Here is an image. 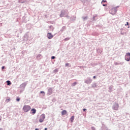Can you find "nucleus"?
<instances>
[{
	"label": "nucleus",
	"instance_id": "obj_1",
	"mask_svg": "<svg viewBox=\"0 0 130 130\" xmlns=\"http://www.w3.org/2000/svg\"><path fill=\"white\" fill-rule=\"evenodd\" d=\"M24 112H28L31 110V107L29 105H24L22 108Z\"/></svg>",
	"mask_w": 130,
	"mask_h": 130
},
{
	"label": "nucleus",
	"instance_id": "obj_2",
	"mask_svg": "<svg viewBox=\"0 0 130 130\" xmlns=\"http://www.w3.org/2000/svg\"><path fill=\"white\" fill-rule=\"evenodd\" d=\"M125 59L127 61H129L130 60V53H127L125 56Z\"/></svg>",
	"mask_w": 130,
	"mask_h": 130
},
{
	"label": "nucleus",
	"instance_id": "obj_3",
	"mask_svg": "<svg viewBox=\"0 0 130 130\" xmlns=\"http://www.w3.org/2000/svg\"><path fill=\"white\" fill-rule=\"evenodd\" d=\"M45 118V115L42 114L40 116V119L39 120L40 122H43V120H44Z\"/></svg>",
	"mask_w": 130,
	"mask_h": 130
},
{
	"label": "nucleus",
	"instance_id": "obj_4",
	"mask_svg": "<svg viewBox=\"0 0 130 130\" xmlns=\"http://www.w3.org/2000/svg\"><path fill=\"white\" fill-rule=\"evenodd\" d=\"M110 13L112 15H115L116 14V9L115 8H113L110 10Z\"/></svg>",
	"mask_w": 130,
	"mask_h": 130
},
{
	"label": "nucleus",
	"instance_id": "obj_5",
	"mask_svg": "<svg viewBox=\"0 0 130 130\" xmlns=\"http://www.w3.org/2000/svg\"><path fill=\"white\" fill-rule=\"evenodd\" d=\"M47 38L48 39H52L53 38V36L51 34V33L49 32L47 34Z\"/></svg>",
	"mask_w": 130,
	"mask_h": 130
},
{
	"label": "nucleus",
	"instance_id": "obj_6",
	"mask_svg": "<svg viewBox=\"0 0 130 130\" xmlns=\"http://www.w3.org/2000/svg\"><path fill=\"white\" fill-rule=\"evenodd\" d=\"M91 82H92V80L91 79H88L87 80H86L85 81V83H86V84H91Z\"/></svg>",
	"mask_w": 130,
	"mask_h": 130
},
{
	"label": "nucleus",
	"instance_id": "obj_7",
	"mask_svg": "<svg viewBox=\"0 0 130 130\" xmlns=\"http://www.w3.org/2000/svg\"><path fill=\"white\" fill-rule=\"evenodd\" d=\"M31 114L34 115L35 113H36V109H32L31 110Z\"/></svg>",
	"mask_w": 130,
	"mask_h": 130
},
{
	"label": "nucleus",
	"instance_id": "obj_8",
	"mask_svg": "<svg viewBox=\"0 0 130 130\" xmlns=\"http://www.w3.org/2000/svg\"><path fill=\"white\" fill-rule=\"evenodd\" d=\"M67 113V110H64L63 111H62L61 112V115H66V114Z\"/></svg>",
	"mask_w": 130,
	"mask_h": 130
},
{
	"label": "nucleus",
	"instance_id": "obj_9",
	"mask_svg": "<svg viewBox=\"0 0 130 130\" xmlns=\"http://www.w3.org/2000/svg\"><path fill=\"white\" fill-rule=\"evenodd\" d=\"M75 119V116H72L71 118H70V121H71V122H73V121H74V120Z\"/></svg>",
	"mask_w": 130,
	"mask_h": 130
},
{
	"label": "nucleus",
	"instance_id": "obj_10",
	"mask_svg": "<svg viewBox=\"0 0 130 130\" xmlns=\"http://www.w3.org/2000/svg\"><path fill=\"white\" fill-rule=\"evenodd\" d=\"M7 85L8 86H10V85H12V82H11V81H7Z\"/></svg>",
	"mask_w": 130,
	"mask_h": 130
},
{
	"label": "nucleus",
	"instance_id": "obj_11",
	"mask_svg": "<svg viewBox=\"0 0 130 130\" xmlns=\"http://www.w3.org/2000/svg\"><path fill=\"white\" fill-rule=\"evenodd\" d=\"M20 100H21V99H20L19 98H17L16 101H17V102H19V101H20Z\"/></svg>",
	"mask_w": 130,
	"mask_h": 130
},
{
	"label": "nucleus",
	"instance_id": "obj_12",
	"mask_svg": "<svg viewBox=\"0 0 130 130\" xmlns=\"http://www.w3.org/2000/svg\"><path fill=\"white\" fill-rule=\"evenodd\" d=\"M76 85H77V82H76L72 83V86H76Z\"/></svg>",
	"mask_w": 130,
	"mask_h": 130
},
{
	"label": "nucleus",
	"instance_id": "obj_13",
	"mask_svg": "<svg viewBox=\"0 0 130 130\" xmlns=\"http://www.w3.org/2000/svg\"><path fill=\"white\" fill-rule=\"evenodd\" d=\"M6 102H10V98H9L8 99H7Z\"/></svg>",
	"mask_w": 130,
	"mask_h": 130
},
{
	"label": "nucleus",
	"instance_id": "obj_14",
	"mask_svg": "<svg viewBox=\"0 0 130 130\" xmlns=\"http://www.w3.org/2000/svg\"><path fill=\"white\" fill-rule=\"evenodd\" d=\"M54 58H55V57L54 56H52L51 57V59H54Z\"/></svg>",
	"mask_w": 130,
	"mask_h": 130
},
{
	"label": "nucleus",
	"instance_id": "obj_15",
	"mask_svg": "<svg viewBox=\"0 0 130 130\" xmlns=\"http://www.w3.org/2000/svg\"><path fill=\"white\" fill-rule=\"evenodd\" d=\"M69 66H70V64L69 63L66 64V67H69Z\"/></svg>",
	"mask_w": 130,
	"mask_h": 130
},
{
	"label": "nucleus",
	"instance_id": "obj_16",
	"mask_svg": "<svg viewBox=\"0 0 130 130\" xmlns=\"http://www.w3.org/2000/svg\"><path fill=\"white\" fill-rule=\"evenodd\" d=\"M103 3H106V1H104V0L102 1V4H103Z\"/></svg>",
	"mask_w": 130,
	"mask_h": 130
},
{
	"label": "nucleus",
	"instance_id": "obj_17",
	"mask_svg": "<svg viewBox=\"0 0 130 130\" xmlns=\"http://www.w3.org/2000/svg\"><path fill=\"white\" fill-rule=\"evenodd\" d=\"M40 93H41V94H42V93H43V94H44V91H41V92H40Z\"/></svg>",
	"mask_w": 130,
	"mask_h": 130
},
{
	"label": "nucleus",
	"instance_id": "obj_18",
	"mask_svg": "<svg viewBox=\"0 0 130 130\" xmlns=\"http://www.w3.org/2000/svg\"><path fill=\"white\" fill-rule=\"evenodd\" d=\"M103 7H106V6H107V5H106V4H104V5H103Z\"/></svg>",
	"mask_w": 130,
	"mask_h": 130
},
{
	"label": "nucleus",
	"instance_id": "obj_19",
	"mask_svg": "<svg viewBox=\"0 0 130 130\" xmlns=\"http://www.w3.org/2000/svg\"><path fill=\"white\" fill-rule=\"evenodd\" d=\"M65 40H70V38H66V39H65Z\"/></svg>",
	"mask_w": 130,
	"mask_h": 130
},
{
	"label": "nucleus",
	"instance_id": "obj_20",
	"mask_svg": "<svg viewBox=\"0 0 130 130\" xmlns=\"http://www.w3.org/2000/svg\"><path fill=\"white\" fill-rule=\"evenodd\" d=\"M126 25H127L128 26V22H126V24H125V26H126Z\"/></svg>",
	"mask_w": 130,
	"mask_h": 130
},
{
	"label": "nucleus",
	"instance_id": "obj_21",
	"mask_svg": "<svg viewBox=\"0 0 130 130\" xmlns=\"http://www.w3.org/2000/svg\"><path fill=\"white\" fill-rule=\"evenodd\" d=\"M2 70H4V69H5V67L4 66H3L2 68Z\"/></svg>",
	"mask_w": 130,
	"mask_h": 130
},
{
	"label": "nucleus",
	"instance_id": "obj_22",
	"mask_svg": "<svg viewBox=\"0 0 130 130\" xmlns=\"http://www.w3.org/2000/svg\"><path fill=\"white\" fill-rule=\"evenodd\" d=\"M93 79H96V76H94L93 77Z\"/></svg>",
	"mask_w": 130,
	"mask_h": 130
},
{
	"label": "nucleus",
	"instance_id": "obj_23",
	"mask_svg": "<svg viewBox=\"0 0 130 130\" xmlns=\"http://www.w3.org/2000/svg\"><path fill=\"white\" fill-rule=\"evenodd\" d=\"M86 110H87V109H83V111H86Z\"/></svg>",
	"mask_w": 130,
	"mask_h": 130
},
{
	"label": "nucleus",
	"instance_id": "obj_24",
	"mask_svg": "<svg viewBox=\"0 0 130 130\" xmlns=\"http://www.w3.org/2000/svg\"><path fill=\"white\" fill-rule=\"evenodd\" d=\"M45 130H47V128H45Z\"/></svg>",
	"mask_w": 130,
	"mask_h": 130
},
{
	"label": "nucleus",
	"instance_id": "obj_25",
	"mask_svg": "<svg viewBox=\"0 0 130 130\" xmlns=\"http://www.w3.org/2000/svg\"><path fill=\"white\" fill-rule=\"evenodd\" d=\"M39 129L38 128H36L35 130H39Z\"/></svg>",
	"mask_w": 130,
	"mask_h": 130
},
{
	"label": "nucleus",
	"instance_id": "obj_26",
	"mask_svg": "<svg viewBox=\"0 0 130 130\" xmlns=\"http://www.w3.org/2000/svg\"><path fill=\"white\" fill-rule=\"evenodd\" d=\"M0 120H1V118H0Z\"/></svg>",
	"mask_w": 130,
	"mask_h": 130
}]
</instances>
